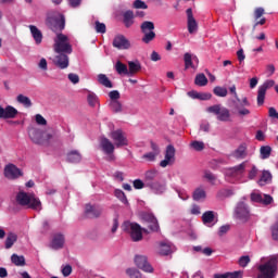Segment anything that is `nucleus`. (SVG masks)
Instances as JSON below:
<instances>
[{"label":"nucleus","instance_id":"obj_51","mask_svg":"<svg viewBox=\"0 0 278 278\" xmlns=\"http://www.w3.org/2000/svg\"><path fill=\"white\" fill-rule=\"evenodd\" d=\"M194 151H203L205 149V143L203 141H192L190 144Z\"/></svg>","mask_w":278,"mask_h":278},{"label":"nucleus","instance_id":"obj_24","mask_svg":"<svg viewBox=\"0 0 278 278\" xmlns=\"http://www.w3.org/2000/svg\"><path fill=\"white\" fill-rule=\"evenodd\" d=\"M146 188H149L153 194H164L166 192V182L154 180V182L148 184Z\"/></svg>","mask_w":278,"mask_h":278},{"label":"nucleus","instance_id":"obj_5","mask_svg":"<svg viewBox=\"0 0 278 278\" xmlns=\"http://www.w3.org/2000/svg\"><path fill=\"white\" fill-rule=\"evenodd\" d=\"M122 229L123 231H126V233H129L134 242H140V240H142V227H140V225L131 222H124Z\"/></svg>","mask_w":278,"mask_h":278},{"label":"nucleus","instance_id":"obj_59","mask_svg":"<svg viewBox=\"0 0 278 278\" xmlns=\"http://www.w3.org/2000/svg\"><path fill=\"white\" fill-rule=\"evenodd\" d=\"M148 227L150 231H155V232L160 231V223H157V219H154L153 222H151Z\"/></svg>","mask_w":278,"mask_h":278},{"label":"nucleus","instance_id":"obj_50","mask_svg":"<svg viewBox=\"0 0 278 278\" xmlns=\"http://www.w3.org/2000/svg\"><path fill=\"white\" fill-rule=\"evenodd\" d=\"M175 192H177L179 199H181V201H188V199H190V195H188V192H186V190L184 189H179V188H174Z\"/></svg>","mask_w":278,"mask_h":278},{"label":"nucleus","instance_id":"obj_16","mask_svg":"<svg viewBox=\"0 0 278 278\" xmlns=\"http://www.w3.org/2000/svg\"><path fill=\"white\" fill-rule=\"evenodd\" d=\"M113 47L119 51L131 49V42L124 35H116L113 39Z\"/></svg>","mask_w":278,"mask_h":278},{"label":"nucleus","instance_id":"obj_15","mask_svg":"<svg viewBox=\"0 0 278 278\" xmlns=\"http://www.w3.org/2000/svg\"><path fill=\"white\" fill-rule=\"evenodd\" d=\"M273 86H275V80L269 79L258 87L257 105H264V101L266 99V90L273 88Z\"/></svg>","mask_w":278,"mask_h":278},{"label":"nucleus","instance_id":"obj_60","mask_svg":"<svg viewBox=\"0 0 278 278\" xmlns=\"http://www.w3.org/2000/svg\"><path fill=\"white\" fill-rule=\"evenodd\" d=\"M237 58H238L239 64H243L244 63V60H247V55L244 54V50L243 49H239L237 51Z\"/></svg>","mask_w":278,"mask_h":278},{"label":"nucleus","instance_id":"obj_4","mask_svg":"<svg viewBox=\"0 0 278 278\" xmlns=\"http://www.w3.org/2000/svg\"><path fill=\"white\" fill-rule=\"evenodd\" d=\"M206 112L207 114H214L217 121H220L222 123H228V121L231 118L229 109L223 106V104H214L208 106L206 108Z\"/></svg>","mask_w":278,"mask_h":278},{"label":"nucleus","instance_id":"obj_29","mask_svg":"<svg viewBox=\"0 0 278 278\" xmlns=\"http://www.w3.org/2000/svg\"><path fill=\"white\" fill-rule=\"evenodd\" d=\"M142 70V65L140 64V61H129L128 62V77H134L136 73H139V71Z\"/></svg>","mask_w":278,"mask_h":278},{"label":"nucleus","instance_id":"obj_64","mask_svg":"<svg viewBox=\"0 0 278 278\" xmlns=\"http://www.w3.org/2000/svg\"><path fill=\"white\" fill-rule=\"evenodd\" d=\"M35 121L37 125H47V119L40 114L35 115Z\"/></svg>","mask_w":278,"mask_h":278},{"label":"nucleus","instance_id":"obj_12","mask_svg":"<svg viewBox=\"0 0 278 278\" xmlns=\"http://www.w3.org/2000/svg\"><path fill=\"white\" fill-rule=\"evenodd\" d=\"M235 216L239 220H249L251 218V210L244 202H239L235 208Z\"/></svg>","mask_w":278,"mask_h":278},{"label":"nucleus","instance_id":"obj_27","mask_svg":"<svg viewBox=\"0 0 278 278\" xmlns=\"http://www.w3.org/2000/svg\"><path fill=\"white\" fill-rule=\"evenodd\" d=\"M249 155V152L247 151V143H241L232 153L231 156L235 157V160H244Z\"/></svg>","mask_w":278,"mask_h":278},{"label":"nucleus","instance_id":"obj_19","mask_svg":"<svg viewBox=\"0 0 278 278\" xmlns=\"http://www.w3.org/2000/svg\"><path fill=\"white\" fill-rule=\"evenodd\" d=\"M175 163V147L169 144L166 147L165 159L161 161L160 166L162 168H166V166H170V164Z\"/></svg>","mask_w":278,"mask_h":278},{"label":"nucleus","instance_id":"obj_3","mask_svg":"<svg viewBox=\"0 0 278 278\" xmlns=\"http://www.w3.org/2000/svg\"><path fill=\"white\" fill-rule=\"evenodd\" d=\"M54 51L55 53H73V46L71 45V40L64 34H58L54 39Z\"/></svg>","mask_w":278,"mask_h":278},{"label":"nucleus","instance_id":"obj_30","mask_svg":"<svg viewBox=\"0 0 278 278\" xmlns=\"http://www.w3.org/2000/svg\"><path fill=\"white\" fill-rule=\"evenodd\" d=\"M155 179H157V170L150 169L146 172L144 174L146 187L149 186V184H153Z\"/></svg>","mask_w":278,"mask_h":278},{"label":"nucleus","instance_id":"obj_22","mask_svg":"<svg viewBox=\"0 0 278 278\" xmlns=\"http://www.w3.org/2000/svg\"><path fill=\"white\" fill-rule=\"evenodd\" d=\"M251 201L253 203H262L263 205H270L273 203V197L260 192H253L251 194Z\"/></svg>","mask_w":278,"mask_h":278},{"label":"nucleus","instance_id":"obj_33","mask_svg":"<svg viewBox=\"0 0 278 278\" xmlns=\"http://www.w3.org/2000/svg\"><path fill=\"white\" fill-rule=\"evenodd\" d=\"M214 218H216V215H214V212L213 211H206L202 215V223L204 225H212V223H214Z\"/></svg>","mask_w":278,"mask_h":278},{"label":"nucleus","instance_id":"obj_62","mask_svg":"<svg viewBox=\"0 0 278 278\" xmlns=\"http://www.w3.org/2000/svg\"><path fill=\"white\" fill-rule=\"evenodd\" d=\"M143 220H147V223H154V220H157L155 215L153 213H146L143 214Z\"/></svg>","mask_w":278,"mask_h":278},{"label":"nucleus","instance_id":"obj_26","mask_svg":"<svg viewBox=\"0 0 278 278\" xmlns=\"http://www.w3.org/2000/svg\"><path fill=\"white\" fill-rule=\"evenodd\" d=\"M64 235L62 233H55L52 238V241L50 243L51 249H54V251H58L64 247Z\"/></svg>","mask_w":278,"mask_h":278},{"label":"nucleus","instance_id":"obj_28","mask_svg":"<svg viewBox=\"0 0 278 278\" xmlns=\"http://www.w3.org/2000/svg\"><path fill=\"white\" fill-rule=\"evenodd\" d=\"M28 28L30 30L33 39L35 40V45H42V31L35 25H29Z\"/></svg>","mask_w":278,"mask_h":278},{"label":"nucleus","instance_id":"obj_8","mask_svg":"<svg viewBox=\"0 0 278 278\" xmlns=\"http://www.w3.org/2000/svg\"><path fill=\"white\" fill-rule=\"evenodd\" d=\"M47 23H49L52 29H59V31H62L66 25V18L62 13H53V15L48 16Z\"/></svg>","mask_w":278,"mask_h":278},{"label":"nucleus","instance_id":"obj_44","mask_svg":"<svg viewBox=\"0 0 278 278\" xmlns=\"http://www.w3.org/2000/svg\"><path fill=\"white\" fill-rule=\"evenodd\" d=\"M116 199L124 203V205H129V201L127 200V195H125V192L121 189H116L114 192Z\"/></svg>","mask_w":278,"mask_h":278},{"label":"nucleus","instance_id":"obj_36","mask_svg":"<svg viewBox=\"0 0 278 278\" xmlns=\"http://www.w3.org/2000/svg\"><path fill=\"white\" fill-rule=\"evenodd\" d=\"M16 101H17V103H20L24 108H31V105H33L31 99H29V97L24 96V94H18L16 97Z\"/></svg>","mask_w":278,"mask_h":278},{"label":"nucleus","instance_id":"obj_38","mask_svg":"<svg viewBox=\"0 0 278 278\" xmlns=\"http://www.w3.org/2000/svg\"><path fill=\"white\" fill-rule=\"evenodd\" d=\"M205 197H207V193H205V189L203 187H199L193 191L194 201H202Z\"/></svg>","mask_w":278,"mask_h":278},{"label":"nucleus","instance_id":"obj_46","mask_svg":"<svg viewBox=\"0 0 278 278\" xmlns=\"http://www.w3.org/2000/svg\"><path fill=\"white\" fill-rule=\"evenodd\" d=\"M247 168H249L248 178L255 179L257 177V173H258L257 167L255 165H251V163H249V166Z\"/></svg>","mask_w":278,"mask_h":278},{"label":"nucleus","instance_id":"obj_57","mask_svg":"<svg viewBox=\"0 0 278 278\" xmlns=\"http://www.w3.org/2000/svg\"><path fill=\"white\" fill-rule=\"evenodd\" d=\"M268 116L269 118H271L273 121H278V112L277 109H275L274 106H270L268 109Z\"/></svg>","mask_w":278,"mask_h":278},{"label":"nucleus","instance_id":"obj_9","mask_svg":"<svg viewBox=\"0 0 278 278\" xmlns=\"http://www.w3.org/2000/svg\"><path fill=\"white\" fill-rule=\"evenodd\" d=\"M111 138L117 149L121 147H127L129 144L127 135H125V131H123V129L111 131Z\"/></svg>","mask_w":278,"mask_h":278},{"label":"nucleus","instance_id":"obj_42","mask_svg":"<svg viewBox=\"0 0 278 278\" xmlns=\"http://www.w3.org/2000/svg\"><path fill=\"white\" fill-rule=\"evenodd\" d=\"M11 262L15 266H25V256L17 255V254H12Z\"/></svg>","mask_w":278,"mask_h":278},{"label":"nucleus","instance_id":"obj_47","mask_svg":"<svg viewBox=\"0 0 278 278\" xmlns=\"http://www.w3.org/2000/svg\"><path fill=\"white\" fill-rule=\"evenodd\" d=\"M213 92L216 97H222V98L227 97L228 94L227 88L220 87V86L215 87L213 89Z\"/></svg>","mask_w":278,"mask_h":278},{"label":"nucleus","instance_id":"obj_11","mask_svg":"<svg viewBox=\"0 0 278 278\" xmlns=\"http://www.w3.org/2000/svg\"><path fill=\"white\" fill-rule=\"evenodd\" d=\"M249 168V162L244 161L241 164L230 167L229 169L226 170V175L228 177H233V179H240L242 175H244V172Z\"/></svg>","mask_w":278,"mask_h":278},{"label":"nucleus","instance_id":"obj_31","mask_svg":"<svg viewBox=\"0 0 278 278\" xmlns=\"http://www.w3.org/2000/svg\"><path fill=\"white\" fill-rule=\"evenodd\" d=\"M115 71L118 75H127L129 77V68H127V65L121 61L115 63Z\"/></svg>","mask_w":278,"mask_h":278},{"label":"nucleus","instance_id":"obj_52","mask_svg":"<svg viewBox=\"0 0 278 278\" xmlns=\"http://www.w3.org/2000/svg\"><path fill=\"white\" fill-rule=\"evenodd\" d=\"M159 154L155 152H148L142 155V160H146V162H155Z\"/></svg>","mask_w":278,"mask_h":278},{"label":"nucleus","instance_id":"obj_32","mask_svg":"<svg viewBox=\"0 0 278 278\" xmlns=\"http://www.w3.org/2000/svg\"><path fill=\"white\" fill-rule=\"evenodd\" d=\"M270 181H273V174H270V172H268V170H264L258 180V185L266 186V184H270Z\"/></svg>","mask_w":278,"mask_h":278},{"label":"nucleus","instance_id":"obj_1","mask_svg":"<svg viewBox=\"0 0 278 278\" xmlns=\"http://www.w3.org/2000/svg\"><path fill=\"white\" fill-rule=\"evenodd\" d=\"M277 255L262 258V264L258 265L260 274L257 278H275V275H277Z\"/></svg>","mask_w":278,"mask_h":278},{"label":"nucleus","instance_id":"obj_2","mask_svg":"<svg viewBox=\"0 0 278 278\" xmlns=\"http://www.w3.org/2000/svg\"><path fill=\"white\" fill-rule=\"evenodd\" d=\"M16 202L23 207L28 206L30 210H35V212H40V210H42L40 199L36 198L34 194H28L25 191H20L16 194Z\"/></svg>","mask_w":278,"mask_h":278},{"label":"nucleus","instance_id":"obj_14","mask_svg":"<svg viewBox=\"0 0 278 278\" xmlns=\"http://www.w3.org/2000/svg\"><path fill=\"white\" fill-rule=\"evenodd\" d=\"M28 136L35 144H43L45 143V131L38 127H29Z\"/></svg>","mask_w":278,"mask_h":278},{"label":"nucleus","instance_id":"obj_20","mask_svg":"<svg viewBox=\"0 0 278 278\" xmlns=\"http://www.w3.org/2000/svg\"><path fill=\"white\" fill-rule=\"evenodd\" d=\"M53 64L58 68H61V71H64L71 64V61L68 59V54H66L64 52H60L59 54H56L54 56Z\"/></svg>","mask_w":278,"mask_h":278},{"label":"nucleus","instance_id":"obj_17","mask_svg":"<svg viewBox=\"0 0 278 278\" xmlns=\"http://www.w3.org/2000/svg\"><path fill=\"white\" fill-rule=\"evenodd\" d=\"M135 264L137 268H140V270H143V273H153V266H151L147 256L144 255H136Z\"/></svg>","mask_w":278,"mask_h":278},{"label":"nucleus","instance_id":"obj_56","mask_svg":"<svg viewBox=\"0 0 278 278\" xmlns=\"http://www.w3.org/2000/svg\"><path fill=\"white\" fill-rule=\"evenodd\" d=\"M134 8L136 10H147V8H149V7L147 5V3L144 1L136 0L134 2Z\"/></svg>","mask_w":278,"mask_h":278},{"label":"nucleus","instance_id":"obj_25","mask_svg":"<svg viewBox=\"0 0 278 278\" xmlns=\"http://www.w3.org/2000/svg\"><path fill=\"white\" fill-rule=\"evenodd\" d=\"M160 255H170V253H175V247L169 241H163L159 245Z\"/></svg>","mask_w":278,"mask_h":278},{"label":"nucleus","instance_id":"obj_21","mask_svg":"<svg viewBox=\"0 0 278 278\" xmlns=\"http://www.w3.org/2000/svg\"><path fill=\"white\" fill-rule=\"evenodd\" d=\"M18 116V110L12 105H7L5 108L0 105V118H16Z\"/></svg>","mask_w":278,"mask_h":278},{"label":"nucleus","instance_id":"obj_61","mask_svg":"<svg viewBox=\"0 0 278 278\" xmlns=\"http://www.w3.org/2000/svg\"><path fill=\"white\" fill-rule=\"evenodd\" d=\"M204 178L207 179V181H210L211 184H214V181H216V176H214V174H212V172L210 170L204 172Z\"/></svg>","mask_w":278,"mask_h":278},{"label":"nucleus","instance_id":"obj_13","mask_svg":"<svg viewBox=\"0 0 278 278\" xmlns=\"http://www.w3.org/2000/svg\"><path fill=\"white\" fill-rule=\"evenodd\" d=\"M4 177L10 180L18 179L20 177H23V170L10 163L4 166Z\"/></svg>","mask_w":278,"mask_h":278},{"label":"nucleus","instance_id":"obj_40","mask_svg":"<svg viewBox=\"0 0 278 278\" xmlns=\"http://www.w3.org/2000/svg\"><path fill=\"white\" fill-rule=\"evenodd\" d=\"M261 160H268L270 153H273V148L270 146H262L260 149Z\"/></svg>","mask_w":278,"mask_h":278},{"label":"nucleus","instance_id":"obj_43","mask_svg":"<svg viewBox=\"0 0 278 278\" xmlns=\"http://www.w3.org/2000/svg\"><path fill=\"white\" fill-rule=\"evenodd\" d=\"M98 81L105 88H112V81L110 80V78H108L105 74L98 75Z\"/></svg>","mask_w":278,"mask_h":278},{"label":"nucleus","instance_id":"obj_10","mask_svg":"<svg viewBox=\"0 0 278 278\" xmlns=\"http://www.w3.org/2000/svg\"><path fill=\"white\" fill-rule=\"evenodd\" d=\"M232 103L235 105V110H237L240 116H249V114H251V110L247 109L251 106V102L249 101L248 97L242 98L240 102L232 100Z\"/></svg>","mask_w":278,"mask_h":278},{"label":"nucleus","instance_id":"obj_37","mask_svg":"<svg viewBox=\"0 0 278 278\" xmlns=\"http://www.w3.org/2000/svg\"><path fill=\"white\" fill-rule=\"evenodd\" d=\"M16 240H18V236H16L14 232H9L5 239V249H12Z\"/></svg>","mask_w":278,"mask_h":278},{"label":"nucleus","instance_id":"obj_34","mask_svg":"<svg viewBox=\"0 0 278 278\" xmlns=\"http://www.w3.org/2000/svg\"><path fill=\"white\" fill-rule=\"evenodd\" d=\"M67 161L72 164H78V162H81V154L77 150L71 151L67 154Z\"/></svg>","mask_w":278,"mask_h":278},{"label":"nucleus","instance_id":"obj_48","mask_svg":"<svg viewBox=\"0 0 278 278\" xmlns=\"http://www.w3.org/2000/svg\"><path fill=\"white\" fill-rule=\"evenodd\" d=\"M251 263V257L249 255H243L239 258L238 264L241 266V268H247L249 264Z\"/></svg>","mask_w":278,"mask_h":278},{"label":"nucleus","instance_id":"obj_63","mask_svg":"<svg viewBox=\"0 0 278 278\" xmlns=\"http://www.w3.org/2000/svg\"><path fill=\"white\" fill-rule=\"evenodd\" d=\"M38 67L41 70V71H47L49 68V65L47 63V59L42 58L40 59L39 63H38Z\"/></svg>","mask_w":278,"mask_h":278},{"label":"nucleus","instance_id":"obj_18","mask_svg":"<svg viewBox=\"0 0 278 278\" xmlns=\"http://www.w3.org/2000/svg\"><path fill=\"white\" fill-rule=\"evenodd\" d=\"M187 14V29L189 34H197L199 31V23H197V20L194 18V14L192 13V9L186 10Z\"/></svg>","mask_w":278,"mask_h":278},{"label":"nucleus","instance_id":"obj_6","mask_svg":"<svg viewBox=\"0 0 278 278\" xmlns=\"http://www.w3.org/2000/svg\"><path fill=\"white\" fill-rule=\"evenodd\" d=\"M140 27L143 34L142 42H144V45H149V42L155 39V31H153V29H155V24H153V22L146 21Z\"/></svg>","mask_w":278,"mask_h":278},{"label":"nucleus","instance_id":"obj_55","mask_svg":"<svg viewBox=\"0 0 278 278\" xmlns=\"http://www.w3.org/2000/svg\"><path fill=\"white\" fill-rule=\"evenodd\" d=\"M87 101H88L89 105H91V108H94L97 105V101H98L97 94L89 93L87 97Z\"/></svg>","mask_w":278,"mask_h":278},{"label":"nucleus","instance_id":"obj_35","mask_svg":"<svg viewBox=\"0 0 278 278\" xmlns=\"http://www.w3.org/2000/svg\"><path fill=\"white\" fill-rule=\"evenodd\" d=\"M109 108L115 114L123 112V103L119 100L109 101Z\"/></svg>","mask_w":278,"mask_h":278},{"label":"nucleus","instance_id":"obj_39","mask_svg":"<svg viewBox=\"0 0 278 278\" xmlns=\"http://www.w3.org/2000/svg\"><path fill=\"white\" fill-rule=\"evenodd\" d=\"M124 25L131 27L134 25V11H126L124 13Z\"/></svg>","mask_w":278,"mask_h":278},{"label":"nucleus","instance_id":"obj_49","mask_svg":"<svg viewBox=\"0 0 278 278\" xmlns=\"http://www.w3.org/2000/svg\"><path fill=\"white\" fill-rule=\"evenodd\" d=\"M126 274L130 278H142V274H140V271L138 269H136V268H128L126 270Z\"/></svg>","mask_w":278,"mask_h":278},{"label":"nucleus","instance_id":"obj_45","mask_svg":"<svg viewBox=\"0 0 278 278\" xmlns=\"http://www.w3.org/2000/svg\"><path fill=\"white\" fill-rule=\"evenodd\" d=\"M194 84L200 87L207 86V77L205 74H198L195 76Z\"/></svg>","mask_w":278,"mask_h":278},{"label":"nucleus","instance_id":"obj_58","mask_svg":"<svg viewBox=\"0 0 278 278\" xmlns=\"http://www.w3.org/2000/svg\"><path fill=\"white\" fill-rule=\"evenodd\" d=\"M109 101H118V99H121V92H118V90H113L109 93Z\"/></svg>","mask_w":278,"mask_h":278},{"label":"nucleus","instance_id":"obj_53","mask_svg":"<svg viewBox=\"0 0 278 278\" xmlns=\"http://www.w3.org/2000/svg\"><path fill=\"white\" fill-rule=\"evenodd\" d=\"M132 186L135 190H142V188H147V182L140 179H135Z\"/></svg>","mask_w":278,"mask_h":278},{"label":"nucleus","instance_id":"obj_41","mask_svg":"<svg viewBox=\"0 0 278 278\" xmlns=\"http://www.w3.org/2000/svg\"><path fill=\"white\" fill-rule=\"evenodd\" d=\"M192 58H194L190 52H186L184 55L185 68H197V65L192 63Z\"/></svg>","mask_w":278,"mask_h":278},{"label":"nucleus","instance_id":"obj_54","mask_svg":"<svg viewBox=\"0 0 278 278\" xmlns=\"http://www.w3.org/2000/svg\"><path fill=\"white\" fill-rule=\"evenodd\" d=\"M94 29H96L97 34H105V31H108L105 24H103L99 21L96 22Z\"/></svg>","mask_w":278,"mask_h":278},{"label":"nucleus","instance_id":"obj_23","mask_svg":"<svg viewBox=\"0 0 278 278\" xmlns=\"http://www.w3.org/2000/svg\"><path fill=\"white\" fill-rule=\"evenodd\" d=\"M85 214L89 218H99V216L103 214V207H101L100 205L86 204Z\"/></svg>","mask_w":278,"mask_h":278},{"label":"nucleus","instance_id":"obj_7","mask_svg":"<svg viewBox=\"0 0 278 278\" xmlns=\"http://www.w3.org/2000/svg\"><path fill=\"white\" fill-rule=\"evenodd\" d=\"M100 149L104 155H106V162H114V160H116V156L114 155V143H112L110 139L102 137L100 139Z\"/></svg>","mask_w":278,"mask_h":278}]
</instances>
